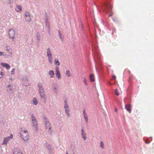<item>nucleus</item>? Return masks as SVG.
I'll list each match as a JSON object with an SVG mask.
<instances>
[{"label":"nucleus","mask_w":154,"mask_h":154,"mask_svg":"<svg viewBox=\"0 0 154 154\" xmlns=\"http://www.w3.org/2000/svg\"><path fill=\"white\" fill-rule=\"evenodd\" d=\"M39 88L38 91L41 98L45 101L46 97L44 91L42 87V84H38V85Z\"/></svg>","instance_id":"nucleus-1"},{"label":"nucleus","mask_w":154,"mask_h":154,"mask_svg":"<svg viewBox=\"0 0 154 154\" xmlns=\"http://www.w3.org/2000/svg\"><path fill=\"white\" fill-rule=\"evenodd\" d=\"M21 137L25 141H28L29 138V136L26 130H22L20 133Z\"/></svg>","instance_id":"nucleus-2"},{"label":"nucleus","mask_w":154,"mask_h":154,"mask_svg":"<svg viewBox=\"0 0 154 154\" xmlns=\"http://www.w3.org/2000/svg\"><path fill=\"white\" fill-rule=\"evenodd\" d=\"M32 122L33 124V126L34 127V130L37 131L38 130L37 123L35 117L34 116H32L31 117Z\"/></svg>","instance_id":"nucleus-3"},{"label":"nucleus","mask_w":154,"mask_h":154,"mask_svg":"<svg viewBox=\"0 0 154 154\" xmlns=\"http://www.w3.org/2000/svg\"><path fill=\"white\" fill-rule=\"evenodd\" d=\"M47 56L48 57V59L49 62L51 64L52 63V55L51 52L49 48L47 49Z\"/></svg>","instance_id":"nucleus-4"},{"label":"nucleus","mask_w":154,"mask_h":154,"mask_svg":"<svg viewBox=\"0 0 154 154\" xmlns=\"http://www.w3.org/2000/svg\"><path fill=\"white\" fill-rule=\"evenodd\" d=\"M65 104H64V108L65 110V112L66 113L68 117H69L70 116L69 114V107L67 104V103L66 102V100L65 101Z\"/></svg>","instance_id":"nucleus-5"},{"label":"nucleus","mask_w":154,"mask_h":154,"mask_svg":"<svg viewBox=\"0 0 154 154\" xmlns=\"http://www.w3.org/2000/svg\"><path fill=\"white\" fill-rule=\"evenodd\" d=\"M13 137V135L12 134H11L10 136L8 137L5 138L4 140L3 144L7 145L8 143V141L10 139H12Z\"/></svg>","instance_id":"nucleus-6"},{"label":"nucleus","mask_w":154,"mask_h":154,"mask_svg":"<svg viewBox=\"0 0 154 154\" xmlns=\"http://www.w3.org/2000/svg\"><path fill=\"white\" fill-rule=\"evenodd\" d=\"M15 34V32L13 29H11L9 32V38L13 40L14 38V35Z\"/></svg>","instance_id":"nucleus-7"},{"label":"nucleus","mask_w":154,"mask_h":154,"mask_svg":"<svg viewBox=\"0 0 154 154\" xmlns=\"http://www.w3.org/2000/svg\"><path fill=\"white\" fill-rule=\"evenodd\" d=\"M24 16L25 19L27 22H29L31 20V18L30 14L28 12H26L25 13Z\"/></svg>","instance_id":"nucleus-8"},{"label":"nucleus","mask_w":154,"mask_h":154,"mask_svg":"<svg viewBox=\"0 0 154 154\" xmlns=\"http://www.w3.org/2000/svg\"><path fill=\"white\" fill-rule=\"evenodd\" d=\"M56 75L57 78L58 79H60L61 77V75L59 69V67H56Z\"/></svg>","instance_id":"nucleus-9"},{"label":"nucleus","mask_w":154,"mask_h":154,"mask_svg":"<svg viewBox=\"0 0 154 154\" xmlns=\"http://www.w3.org/2000/svg\"><path fill=\"white\" fill-rule=\"evenodd\" d=\"M45 126L46 130L49 131L51 128L50 123L48 121H46L45 123Z\"/></svg>","instance_id":"nucleus-10"},{"label":"nucleus","mask_w":154,"mask_h":154,"mask_svg":"<svg viewBox=\"0 0 154 154\" xmlns=\"http://www.w3.org/2000/svg\"><path fill=\"white\" fill-rule=\"evenodd\" d=\"M1 65L2 66L4 67H5L6 69H8L10 68V65L7 63H2Z\"/></svg>","instance_id":"nucleus-11"},{"label":"nucleus","mask_w":154,"mask_h":154,"mask_svg":"<svg viewBox=\"0 0 154 154\" xmlns=\"http://www.w3.org/2000/svg\"><path fill=\"white\" fill-rule=\"evenodd\" d=\"M15 10L17 12H20L22 11V7L18 5H17L15 8Z\"/></svg>","instance_id":"nucleus-12"},{"label":"nucleus","mask_w":154,"mask_h":154,"mask_svg":"<svg viewBox=\"0 0 154 154\" xmlns=\"http://www.w3.org/2000/svg\"><path fill=\"white\" fill-rule=\"evenodd\" d=\"M131 106L130 104L126 105L125 106V108L129 113H131Z\"/></svg>","instance_id":"nucleus-13"},{"label":"nucleus","mask_w":154,"mask_h":154,"mask_svg":"<svg viewBox=\"0 0 154 154\" xmlns=\"http://www.w3.org/2000/svg\"><path fill=\"white\" fill-rule=\"evenodd\" d=\"M13 154H23L22 153L19 149H15L13 152Z\"/></svg>","instance_id":"nucleus-14"},{"label":"nucleus","mask_w":154,"mask_h":154,"mask_svg":"<svg viewBox=\"0 0 154 154\" xmlns=\"http://www.w3.org/2000/svg\"><path fill=\"white\" fill-rule=\"evenodd\" d=\"M82 131V137H83V138L84 139V140H86V134L84 132V131L83 129H82L81 130Z\"/></svg>","instance_id":"nucleus-15"},{"label":"nucleus","mask_w":154,"mask_h":154,"mask_svg":"<svg viewBox=\"0 0 154 154\" xmlns=\"http://www.w3.org/2000/svg\"><path fill=\"white\" fill-rule=\"evenodd\" d=\"M89 77L90 81L91 82H93L94 81V76L93 74H91L90 75Z\"/></svg>","instance_id":"nucleus-16"},{"label":"nucleus","mask_w":154,"mask_h":154,"mask_svg":"<svg viewBox=\"0 0 154 154\" xmlns=\"http://www.w3.org/2000/svg\"><path fill=\"white\" fill-rule=\"evenodd\" d=\"M83 114L84 115V118L85 119L86 122H88L87 116L85 110H83Z\"/></svg>","instance_id":"nucleus-17"},{"label":"nucleus","mask_w":154,"mask_h":154,"mask_svg":"<svg viewBox=\"0 0 154 154\" xmlns=\"http://www.w3.org/2000/svg\"><path fill=\"white\" fill-rule=\"evenodd\" d=\"M49 75H50L51 78H53L54 75V71L52 70H51L49 71Z\"/></svg>","instance_id":"nucleus-18"},{"label":"nucleus","mask_w":154,"mask_h":154,"mask_svg":"<svg viewBox=\"0 0 154 154\" xmlns=\"http://www.w3.org/2000/svg\"><path fill=\"white\" fill-rule=\"evenodd\" d=\"M4 75L2 69L0 67V78H2Z\"/></svg>","instance_id":"nucleus-19"},{"label":"nucleus","mask_w":154,"mask_h":154,"mask_svg":"<svg viewBox=\"0 0 154 154\" xmlns=\"http://www.w3.org/2000/svg\"><path fill=\"white\" fill-rule=\"evenodd\" d=\"M54 63L55 65L57 66H59L60 64L57 58L55 59Z\"/></svg>","instance_id":"nucleus-20"},{"label":"nucleus","mask_w":154,"mask_h":154,"mask_svg":"<svg viewBox=\"0 0 154 154\" xmlns=\"http://www.w3.org/2000/svg\"><path fill=\"white\" fill-rule=\"evenodd\" d=\"M33 103L35 105H37L38 103L37 100L36 98H34L32 100Z\"/></svg>","instance_id":"nucleus-21"},{"label":"nucleus","mask_w":154,"mask_h":154,"mask_svg":"<svg viewBox=\"0 0 154 154\" xmlns=\"http://www.w3.org/2000/svg\"><path fill=\"white\" fill-rule=\"evenodd\" d=\"M66 75L68 77H69L71 76L70 72L69 70H67L66 71Z\"/></svg>","instance_id":"nucleus-22"},{"label":"nucleus","mask_w":154,"mask_h":154,"mask_svg":"<svg viewBox=\"0 0 154 154\" xmlns=\"http://www.w3.org/2000/svg\"><path fill=\"white\" fill-rule=\"evenodd\" d=\"M100 146L101 148L103 149H104V144L102 141H101L100 142Z\"/></svg>","instance_id":"nucleus-23"},{"label":"nucleus","mask_w":154,"mask_h":154,"mask_svg":"<svg viewBox=\"0 0 154 154\" xmlns=\"http://www.w3.org/2000/svg\"><path fill=\"white\" fill-rule=\"evenodd\" d=\"M115 94L117 96L119 95V94L118 92V90L117 89H115Z\"/></svg>","instance_id":"nucleus-24"},{"label":"nucleus","mask_w":154,"mask_h":154,"mask_svg":"<svg viewBox=\"0 0 154 154\" xmlns=\"http://www.w3.org/2000/svg\"><path fill=\"white\" fill-rule=\"evenodd\" d=\"M15 71V69H14V68L11 71V75L14 74Z\"/></svg>","instance_id":"nucleus-25"},{"label":"nucleus","mask_w":154,"mask_h":154,"mask_svg":"<svg viewBox=\"0 0 154 154\" xmlns=\"http://www.w3.org/2000/svg\"><path fill=\"white\" fill-rule=\"evenodd\" d=\"M46 147L47 148V149L49 150H51V146L49 145H47L46 146Z\"/></svg>","instance_id":"nucleus-26"},{"label":"nucleus","mask_w":154,"mask_h":154,"mask_svg":"<svg viewBox=\"0 0 154 154\" xmlns=\"http://www.w3.org/2000/svg\"><path fill=\"white\" fill-rule=\"evenodd\" d=\"M106 9H107L106 10V13H110V11L109 9V8H108H108H107Z\"/></svg>","instance_id":"nucleus-27"},{"label":"nucleus","mask_w":154,"mask_h":154,"mask_svg":"<svg viewBox=\"0 0 154 154\" xmlns=\"http://www.w3.org/2000/svg\"><path fill=\"white\" fill-rule=\"evenodd\" d=\"M4 54V52L0 51V56L3 55Z\"/></svg>","instance_id":"nucleus-28"},{"label":"nucleus","mask_w":154,"mask_h":154,"mask_svg":"<svg viewBox=\"0 0 154 154\" xmlns=\"http://www.w3.org/2000/svg\"><path fill=\"white\" fill-rule=\"evenodd\" d=\"M112 15V13L111 12L110 13H109V16H110Z\"/></svg>","instance_id":"nucleus-29"},{"label":"nucleus","mask_w":154,"mask_h":154,"mask_svg":"<svg viewBox=\"0 0 154 154\" xmlns=\"http://www.w3.org/2000/svg\"><path fill=\"white\" fill-rule=\"evenodd\" d=\"M37 39L38 40H39L40 39V37L39 36H37Z\"/></svg>","instance_id":"nucleus-30"},{"label":"nucleus","mask_w":154,"mask_h":154,"mask_svg":"<svg viewBox=\"0 0 154 154\" xmlns=\"http://www.w3.org/2000/svg\"><path fill=\"white\" fill-rule=\"evenodd\" d=\"M112 77H113V78L114 79H115L116 78V76H115V75H113L112 76Z\"/></svg>","instance_id":"nucleus-31"},{"label":"nucleus","mask_w":154,"mask_h":154,"mask_svg":"<svg viewBox=\"0 0 154 154\" xmlns=\"http://www.w3.org/2000/svg\"><path fill=\"white\" fill-rule=\"evenodd\" d=\"M109 7H110V8H112V7H111V6L110 5H109V6H107V8H109Z\"/></svg>","instance_id":"nucleus-32"},{"label":"nucleus","mask_w":154,"mask_h":154,"mask_svg":"<svg viewBox=\"0 0 154 154\" xmlns=\"http://www.w3.org/2000/svg\"><path fill=\"white\" fill-rule=\"evenodd\" d=\"M117 109H115V111L116 112H117Z\"/></svg>","instance_id":"nucleus-33"},{"label":"nucleus","mask_w":154,"mask_h":154,"mask_svg":"<svg viewBox=\"0 0 154 154\" xmlns=\"http://www.w3.org/2000/svg\"><path fill=\"white\" fill-rule=\"evenodd\" d=\"M84 82H85V84L86 85H87V84H86V83L85 80V79H84Z\"/></svg>","instance_id":"nucleus-34"},{"label":"nucleus","mask_w":154,"mask_h":154,"mask_svg":"<svg viewBox=\"0 0 154 154\" xmlns=\"http://www.w3.org/2000/svg\"><path fill=\"white\" fill-rule=\"evenodd\" d=\"M109 83L110 85H112V84L110 83V82Z\"/></svg>","instance_id":"nucleus-35"},{"label":"nucleus","mask_w":154,"mask_h":154,"mask_svg":"<svg viewBox=\"0 0 154 154\" xmlns=\"http://www.w3.org/2000/svg\"><path fill=\"white\" fill-rule=\"evenodd\" d=\"M8 87H9L10 86V85H8Z\"/></svg>","instance_id":"nucleus-36"},{"label":"nucleus","mask_w":154,"mask_h":154,"mask_svg":"<svg viewBox=\"0 0 154 154\" xmlns=\"http://www.w3.org/2000/svg\"><path fill=\"white\" fill-rule=\"evenodd\" d=\"M66 154H68L67 152L66 153Z\"/></svg>","instance_id":"nucleus-37"}]
</instances>
